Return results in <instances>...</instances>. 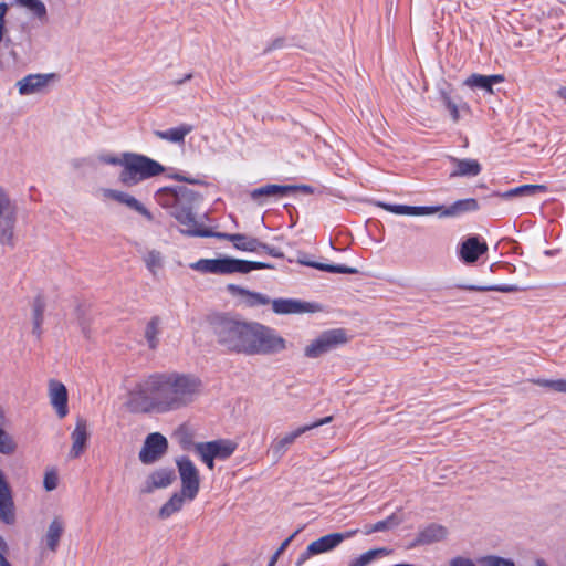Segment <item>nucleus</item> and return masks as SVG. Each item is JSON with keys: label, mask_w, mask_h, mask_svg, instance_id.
I'll return each instance as SVG.
<instances>
[{"label": "nucleus", "mask_w": 566, "mask_h": 566, "mask_svg": "<svg viewBox=\"0 0 566 566\" xmlns=\"http://www.w3.org/2000/svg\"><path fill=\"white\" fill-rule=\"evenodd\" d=\"M238 448V443L230 439H218L213 441L199 442L193 447L195 453L207 465L208 469L214 468V460L229 459Z\"/></svg>", "instance_id": "10"}, {"label": "nucleus", "mask_w": 566, "mask_h": 566, "mask_svg": "<svg viewBox=\"0 0 566 566\" xmlns=\"http://www.w3.org/2000/svg\"><path fill=\"white\" fill-rule=\"evenodd\" d=\"M301 264L329 272V273H342V274H355L357 270L355 268L346 266V265H334V264H325L319 262H311V261H300Z\"/></svg>", "instance_id": "37"}, {"label": "nucleus", "mask_w": 566, "mask_h": 566, "mask_svg": "<svg viewBox=\"0 0 566 566\" xmlns=\"http://www.w3.org/2000/svg\"><path fill=\"white\" fill-rule=\"evenodd\" d=\"M276 562V556H272L269 566H274Z\"/></svg>", "instance_id": "57"}, {"label": "nucleus", "mask_w": 566, "mask_h": 566, "mask_svg": "<svg viewBox=\"0 0 566 566\" xmlns=\"http://www.w3.org/2000/svg\"><path fill=\"white\" fill-rule=\"evenodd\" d=\"M488 251V244L478 237H470L459 248V255L465 263H474Z\"/></svg>", "instance_id": "22"}, {"label": "nucleus", "mask_w": 566, "mask_h": 566, "mask_svg": "<svg viewBox=\"0 0 566 566\" xmlns=\"http://www.w3.org/2000/svg\"><path fill=\"white\" fill-rule=\"evenodd\" d=\"M453 170L450 174L451 178L455 177H475L481 172V165L478 160L471 158L459 159L451 157Z\"/></svg>", "instance_id": "27"}, {"label": "nucleus", "mask_w": 566, "mask_h": 566, "mask_svg": "<svg viewBox=\"0 0 566 566\" xmlns=\"http://www.w3.org/2000/svg\"><path fill=\"white\" fill-rule=\"evenodd\" d=\"M7 551V544L4 539L0 536V554L4 553Z\"/></svg>", "instance_id": "54"}, {"label": "nucleus", "mask_w": 566, "mask_h": 566, "mask_svg": "<svg viewBox=\"0 0 566 566\" xmlns=\"http://www.w3.org/2000/svg\"><path fill=\"white\" fill-rule=\"evenodd\" d=\"M264 250L268 251L270 254H272L274 256H280L281 255L280 253H276L275 250L270 249L269 247L266 249H264Z\"/></svg>", "instance_id": "56"}, {"label": "nucleus", "mask_w": 566, "mask_h": 566, "mask_svg": "<svg viewBox=\"0 0 566 566\" xmlns=\"http://www.w3.org/2000/svg\"><path fill=\"white\" fill-rule=\"evenodd\" d=\"M65 521L62 516H54L46 525L41 538L40 545L44 552L55 553L65 532Z\"/></svg>", "instance_id": "19"}, {"label": "nucleus", "mask_w": 566, "mask_h": 566, "mask_svg": "<svg viewBox=\"0 0 566 566\" xmlns=\"http://www.w3.org/2000/svg\"><path fill=\"white\" fill-rule=\"evenodd\" d=\"M0 517L7 523L12 522V500L3 473L0 470Z\"/></svg>", "instance_id": "29"}, {"label": "nucleus", "mask_w": 566, "mask_h": 566, "mask_svg": "<svg viewBox=\"0 0 566 566\" xmlns=\"http://www.w3.org/2000/svg\"><path fill=\"white\" fill-rule=\"evenodd\" d=\"M151 388L159 394L166 413L192 405L202 392V382L193 375L169 373L151 378Z\"/></svg>", "instance_id": "2"}, {"label": "nucleus", "mask_w": 566, "mask_h": 566, "mask_svg": "<svg viewBox=\"0 0 566 566\" xmlns=\"http://www.w3.org/2000/svg\"><path fill=\"white\" fill-rule=\"evenodd\" d=\"M193 129V126L190 124H181L177 127L169 128L167 130H158L155 135L166 142L180 144L184 142L185 137L190 134Z\"/></svg>", "instance_id": "30"}, {"label": "nucleus", "mask_w": 566, "mask_h": 566, "mask_svg": "<svg viewBox=\"0 0 566 566\" xmlns=\"http://www.w3.org/2000/svg\"><path fill=\"white\" fill-rule=\"evenodd\" d=\"M479 566H517L512 557H505L497 554L481 555L476 559Z\"/></svg>", "instance_id": "38"}, {"label": "nucleus", "mask_w": 566, "mask_h": 566, "mask_svg": "<svg viewBox=\"0 0 566 566\" xmlns=\"http://www.w3.org/2000/svg\"><path fill=\"white\" fill-rule=\"evenodd\" d=\"M293 536L286 538L282 544L281 546L279 547V549L275 552V554L273 556H276V559L279 558V556L286 549V547L289 546V544L291 543Z\"/></svg>", "instance_id": "49"}, {"label": "nucleus", "mask_w": 566, "mask_h": 566, "mask_svg": "<svg viewBox=\"0 0 566 566\" xmlns=\"http://www.w3.org/2000/svg\"><path fill=\"white\" fill-rule=\"evenodd\" d=\"M127 158V153H123L120 155H114V154H106L101 156V161L106 165L112 166H120L122 169H124V161Z\"/></svg>", "instance_id": "45"}, {"label": "nucleus", "mask_w": 566, "mask_h": 566, "mask_svg": "<svg viewBox=\"0 0 566 566\" xmlns=\"http://www.w3.org/2000/svg\"><path fill=\"white\" fill-rule=\"evenodd\" d=\"M348 336L343 328L327 329L311 339L302 349L303 356L307 359H316L323 355L345 345Z\"/></svg>", "instance_id": "8"}, {"label": "nucleus", "mask_w": 566, "mask_h": 566, "mask_svg": "<svg viewBox=\"0 0 566 566\" xmlns=\"http://www.w3.org/2000/svg\"><path fill=\"white\" fill-rule=\"evenodd\" d=\"M379 207L389 211L394 214L399 216H432L438 214L440 218H452L458 217L464 212L475 211L478 209V202L475 199H462L452 203L450 207L443 206H406V205H389L380 202Z\"/></svg>", "instance_id": "4"}, {"label": "nucleus", "mask_w": 566, "mask_h": 566, "mask_svg": "<svg viewBox=\"0 0 566 566\" xmlns=\"http://www.w3.org/2000/svg\"><path fill=\"white\" fill-rule=\"evenodd\" d=\"M447 536L448 530L444 526L430 524L419 531L413 545H431L444 541Z\"/></svg>", "instance_id": "24"}, {"label": "nucleus", "mask_w": 566, "mask_h": 566, "mask_svg": "<svg viewBox=\"0 0 566 566\" xmlns=\"http://www.w3.org/2000/svg\"><path fill=\"white\" fill-rule=\"evenodd\" d=\"M48 398L57 418L63 419L69 415V391L63 382L50 379L48 381Z\"/></svg>", "instance_id": "17"}, {"label": "nucleus", "mask_w": 566, "mask_h": 566, "mask_svg": "<svg viewBox=\"0 0 566 566\" xmlns=\"http://www.w3.org/2000/svg\"><path fill=\"white\" fill-rule=\"evenodd\" d=\"M44 310L45 303L41 297H36L32 303V334L40 338L42 336L43 329L42 325L44 322Z\"/></svg>", "instance_id": "31"}, {"label": "nucleus", "mask_w": 566, "mask_h": 566, "mask_svg": "<svg viewBox=\"0 0 566 566\" xmlns=\"http://www.w3.org/2000/svg\"><path fill=\"white\" fill-rule=\"evenodd\" d=\"M161 328H160V319L158 317H153L146 325L145 328V338L148 346L151 349L157 348L159 344Z\"/></svg>", "instance_id": "36"}, {"label": "nucleus", "mask_w": 566, "mask_h": 566, "mask_svg": "<svg viewBox=\"0 0 566 566\" xmlns=\"http://www.w3.org/2000/svg\"><path fill=\"white\" fill-rule=\"evenodd\" d=\"M295 191V185H266L252 190L250 196L259 205H263L266 197H283Z\"/></svg>", "instance_id": "23"}, {"label": "nucleus", "mask_w": 566, "mask_h": 566, "mask_svg": "<svg viewBox=\"0 0 566 566\" xmlns=\"http://www.w3.org/2000/svg\"><path fill=\"white\" fill-rule=\"evenodd\" d=\"M157 197L161 206L171 209L170 213L179 223L180 232L184 234L227 240L232 242L234 249L243 252H256L268 248L256 238L242 233L213 232L201 224L193 213V209L199 205L201 198L186 186L159 189Z\"/></svg>", "instance_id": "1"}, {"label": "nucleus", "mask_w": 566, "mask_h": 566, "mask_svg": "<svg viewBox=\"0 0 566 566\" xmlns=\"http://www.w3.org/2000/svg\"><path fill=\"white\" fill-rule=\"evenodd\" d=\"M307 432V428L298 427L290 432L284 433L281 437H277L271 443V452L276 459H280L287 449L300 438L303 433Z\"/></svg>", "instance_id": "25"}, {"label": "nucleus", "mask_w": 566, "mask_h": 566, "mask_svg": "<svg viewBox=\"0 0 566 566\" xmlns=\"http://www.w3.org/2000/svg\"><path fill=\"white\" fill-rule=\"evenodd\" d=\"M533 566H549L543 557H536L533 560Z\"/></svg>", "instance_id": "51"}, {"label": "nucleus", "mask_w": 566, "mask_h": 566, "mask_svg": "<svg viewBox=\"0 0 566 566\" xmlns=\"http://www.w3.org/2000/svg\"><path fill=\"white\" fill-rule=\"evenodd\" d=\"M88 437L90 432L86 420L82 418L77 419L75 427L71 433V458L76 459L85 451Z\"/></svg>", "instance_id": "21"}, {"label": "nucleus", "mask_w": 566, "mask_h": 566, "mask_svg": "<svg viewBox=\"0 0 566 566\" xmlns=\"http://www.w3.org/2000/svg\"><path fill=\"white\" fill-rule=\"evenodd\" d=\"M176 467L181 483L180 491L188 494V496L197 497L201 479L196 464L188 457H179L176 459Z\"/></svg>", "instance_id": "12"}, {"label": "nucleus", "mask_w": 566, "mask_h": 566, "mask_svg": "<svg viewBox=\"0 0 566 566\" xmlns=\"http://www.w3.org/2000/svg\"><path fill=\"white\" fill-rule=\"evenodd\" d=\"M547 191L545 185H523L501 193V198L509 199L515 196H535Z\"/></svg>", "instance_id": "34"}, {"label": "nucleus", "mask_w": 566, "mask_h": 566, "mask_svg": "<svg viewBox=\"0 0 566 566\" xmlns=\"http://www.w3.org/2000/svg\"><path fill=\"white\" fill-rule=\"evenodd\" d=\"M358 530H349L343 533H331L311 542L300 555L296 566H302L312 556L328 553L336 548L343 541L354 537Z\"/></svg>", "instance_id": "11"}, {"label": "nucleus", "mask_w": 566, "mask_h": 566, "mask_svg": "<svg viewBox=\"0 0 566 566\" xmlns=\"http://www.w3.org/2000/svg\"><path fill=\"white\" fill-rule=\"evenodd\" d=\"M333 420V417L332 416H327L325 418H322L311 424H305L303 426V428H307V431L312 430V429H315L317 427H321V426H324V424H327L329 423L331 421Z\"/></svg>", "instance_id": "48"}, {"label": "nucleus", "mask_w": 566, "mask_h": 566, "mask_svg": "<svg viewBox=\"0 0 566 566\" xmlns=\"http://www.w3.org/2000/svg\"><path fill=\"white\" fill-rule=\"evenodd\" d=\"M17 209L10 196L0 190V243H9L13 237Z\"/></svg>", "instance_id": "15"}, {"label": "nucleus", "mask_w": 566, "mask_h": 566, "mask_svg": "<svg viewBox=\"0 0 566 566\" xmlns=\"http://www.w3.org/2000/svg\"><path fill=\"white\" fill-rule=\"evenodd\" d=\"M165 168L158 161L140 154L127 153L124 169L119 174V181L127 187H133L143 180L158 176Z\"/></svg>", "instance_id": "6"}, {"label": "nucleus", "mask_w": 566, "mask_h": 566, "mask_svg": "<svg viewBox=\"0 0 566 566\" xmlns=\"http://www.w3.org/2000/svg\"><path fill=\"white\" fill-rule=\"evenodd\" d=\"M146 268L156 274L164 265V256L160 251L150 250L144 256Z\"/></svg>", "instance_id": "40"}, {"label": "nucleus", "mask_w": 566, "mask_h": 566, "mask_svg": "<svg viewBox=\"0 0 566 566\" xmlns=\"http://www.w3.org/2000/svg\"><path fill=\"white\" fill-rule=\"evenodd\" d=\"M558 96L566 103V86L558 90Z\"/></svg>", "instance_id": "53"}, {"label": "nucleus", "mask_w": 566, "mask_h": 566, "mask_svg": "<svg viewBox=\"0 0 566 566\" xmlns=\"http://www.w3.org/2000/svg\"><path fill=\"white\" fill-rule=\"evenodd\" d=\"M295 187H296V191H303V192H306V193H311L312 192V188L310 186L301 185V186H295Z\"/></svg>", "instance_id": "52"}, {"label": "nucleus", "mask_w": 566, "mask_h": 566, "mask_svg": "<svg viewBox=\"0 0 566 566\" xmlns=\"http://www.w3.org/2000/svg\"><path fill=\"white\" fill-rule=\"evenodd\" d=\"M192 78V73H188L186 74L184 77L179 78V80H176L175 81V84L176 85H182L184 83L190 81Z\"/></svg>", "instance_id": "50"}, {"label": "nucleus", "mask_w": 566, "mask_h": 566, "mask_svg": "<svg viewBox=\"0 0 566 566\" xmlns=\"http://www.w3.org/2000/svg\"><path fill=\"white\" fill-rule=\"evenodd\" d=\"M400 523H401L400 516L397 514H391L384 521H379L375 524L366 526L364 530V534L369 535L371 533L386 532V531L395 528Z\"/></svg>", "instance_id": "35"}, {"label": "nucleus", "mask_w": 566, "mask_h": 566, "mask_svg": "<svg viewBox=\"0 0 566 566\" xmlns=\"http://www.w3.org/2000/svg\"><path fill=\"white\" fill-rule=\"evenodd\" d=\"M6 423V413L0 406V452L3 454H12L17 450L14 439L3 430Z\"/></svg>", "instance_id": "33"}, {"label": "nucleus", "mask_w": 566, "mask_h": 566, "mask_svg": "<svg viewBox=\"0 0 566 566\" xmlns=\"http://www.w3.org/2000/svg\"><path fill=\"white\" fill-rule=\"evenodd\" d=\"M478 562H474L468 556L458 555L449 560V566H478Z\"/></svg>", "instance_id": "47"}, {"label": "nucleus", "mask_w": 566, "mask_h": 566, "mask_svg": "<svg viewBox=\"0 0 566 566\" xmlns=\"http://www.w3.org/2000/svg\"><path fill=\"white\" fill-rule=\"evenodd\" d=\"M102 195L106 199L114 200L143 214L148 220H153V214L150 213V211L140 201H138L134 196L129 195L128 192L105 188L102 189Z\"/></svg>", "instance_id": "20"}, {"label": "nucleus", "mask_w": 566, "mask_h": 566, "mask_svg": "<svg viewBox=\"0 0 566 566\" xmlns=\"http://www.w3.org/2000/svg\"><path fill=\"white\" fill-rule=\"evenodd\" d=\"M256 326V321L226 318L216 331L218 343L230 353L253 356Z\"/></svg>", "instance_id": "3"}, {"label": "nucleus", "mask_w": 566, "mask_h": 566, "mask_svg": "<svg viewBox=\"0 0 566 566\" xmlns=\"http://www.w3.org/2000/svg\"><path fill=\"white\" fill-rule=\"evenodd\" d=\"M0 566H10L7 559L0 554Z\"/></svg>", "instance_id": "55"}, {"label": "nucleus", "mask_w": 566, "mask_h": 566, "mask_svg": "<svg viewBox=\"0 0 566 566\" xmlns=\"http://www.w3.org/2000/svg\"><path fill=\"white\" fill-rule=\"evenodd\" d=\"M389 554L390 551L386 547L369 549L352 559L348 566H369L376 559L385 557Z\"/></svg>", "instance_id": "32"}, {"label": "nucleus", "mask_w": 566, "mask_h": 566, "mask_svg": "<svg viewBox=\"0 0 566 566\" xmlns=\"http://www.w3.org/2000/svg\"><path fill=\"white\" fill-rule=\"evenodd\" d=\"M441 99L446 108L449 111L450 116L453 122H458L460 119L459 107L451 99L449 93L447 91H441Z\"/></svg>", "instance_id": "43"}, {"label": "nucleus", "mask_w": 566, "mask_h": 566, "mask_svg": "<svg viewBox=\"0 0 566 566\" xmlns=\"http://www.w3.org/2000/svg\"><path fill=\"white\" fill-rule=\"evenodd\" d=\"M272 311L277 315H300L313 314L323 311L321 304L306 302L297 298H275L271 300Z\"/></svg>", "instance_id": "14"}, {"label": "nucleus", "mask_w": 566, "mask_h": 566, "mask_svg": "<svg viewBox=\"0 0 566 566\" xmlns=\"http://www.w3.org/2000/svg\"><path fill=\"white\" fill-rule=\"evenodd\" d=\"M193 496H188L185 492H175L160 507L159 517L168 518L175 513L179 512L186 503H190L195 500Z\"/></svg>", "instance_id": "28"}, {"label": "nucleus", "mask_w": 566, "mask_h": 566, "mask_svg": "<svg viewBox=\"0 0 566 566\" xmlns=\"http://www.w3.org/2000/svg\"><path fill=\"white\" fill-rule=\"evenodd\" d=\"M125 406L136 413H165L159 394L151 388V380L146 387L133 389L127 396Z\"/></svg>", "instance_id": "9"}, {"label": "nucleus", "mask_w": 566, "mask_h": 566, "mask_svg": "<svg viewBox=\"0 0 566 566\" xmlns=\"http://www.w3.org/2000/svg\"><path fill=\"white\" fill-rule=\"evenodd\" d=\"M19 4L30 11V13L39 20L46 17V7L41 0H17Z\"/></svg>", "instance_id": "41"}, {"label": "nucleus", "mask_w": 566, "mask_h": 566, "mask_svg": "<svg viewBox=\"0 0 566 566\" xmlns=\"http://www.w3.org/2000/svg\"><path fill=\"white\" fill-rule=\"evenodd\" d=\"M167 450L168 441L166 437L159 432H154L146 437L138 458L142 463L151 464L164 457Z\"/></svg>", "instance_id": "16"}, {"label": "nucleus", "mask_w": 566, "mask_h": 566, "mask_svg": "<svg viewBox=\"0 0 566 566\" xmlns=\"http://www.w3.org/2000/svg\"><path fill=\"white\" fill-rule=\"evenodd\" d=\"M59 485V473L54 468L46 469L43 478V486L45 491H54Z\"/></svg>", "instance_id": "42"}, {"label": "nucleus", "mask_w": 566, "mask_h": 566, "mask_svg": "<svg viewBox=\"0 0 566 566\" xmlns=\"http://www.w3.org/2000/svg\"><path fill=\"white\" fill-rule=\"evenodd\" d=\"M473 290L479 291H497L502 293H513L518 292L520 287L517 285L513 284H504V285H493V286H486V287H472Z\"/></svg>", "instance_id": "46"}, {"label": "nucleus", "mask_w": 566, "mask_h": 566, "mask_svg": "<svg viewBox=\"0 0 566 566\" xmlns=\"http://www.w3.org/2000/svg\"><path fill=\"white\" fill-rule=\"evenodd\" d=\"M237 290H238V293L241 296L242 301L248 306H259V305L271 304V300L261 293L251 292V291H248L244 289H237Z\"/></svg>", "instance_id": "39"}, {"label": "nucleus", "mask_w": 566, "mask_h": 566, "mask_svg": "<svg viewBox=\"0 0 566 566\" xmlns=\"http://www.w3.org/2000/svg\"><path fill=\"white\" fill-rule=\"evenodd\" d=\"M253 356H274L289 350L291 343L274 327L258 322Z\"/></svg>", "instance_id": "7"}, {"label": "nucleus", "mask_w": 566, "mask_h": 566, "mask_svg": "<svg viewBox=\"0 0 566 566\" xmlns=\"http://www.w3.org/2000/svg\"><path fill=\"white\" fill-rule=\"evenodd\" d=\"M504 81V76L500 74L495 75H482V74H471L465 81L464 85L470 88L482 90L489 94H493V85L502 83Z\"/></svg>", "instance_id": "26"}, {"label": "nucleus", "mask_w": 566, "mask_h": 566, "mask_svg": "<svg viewBox=\"0 0 566 566\" xmlns=\"http://www.w3.org/2000/svg\"><path fill=\"white\" fill-rule=\"evenodd\" d=\"M535 384H537L541 387L549 388L556 392L566 394V379H556V380L539 379V380H536Z\"/></svg>", "instance_id": "44"}, {"label": "nucleus", "mask_w": 566, "mask_h": 566, "mask_svg": "<svg viewBox=\"0 0 566 566\" xmlns=\"http://www.w3.org/2000/svg\"><path fill=\"white\" fill-rule=\"evenodd\" d=\"M176 480L175 471L171 468H157L149 472L142 484V493L151 494L157 490L167 489Z\"/></svg>", "instance_id": "18"}, {"label": "nucleus", "mask_w": 566, "mask_h": 566, "mask_svg": "<svg viewBox=\"0 0 566 566\" xmlns=\"http://www.w3.org/2000/svg\"><path fill=\"white\" fill-rule=\"evenodd\" d=\"M190 269L202 274L227 275L234 273H249L253 270L272 269L268 263L245 261L232 256H221L217 259H200L190 263Z\"/></svg>", "instance_id": "5"}, {"label": "nucleus", "mask_w": 566, "mask_h": 566, "mask_svg": "<svg viewBox=\"0 0 566 566\" xmlns=\"http://www.w3.org/2000/svg\"><path fill=\"white\" fill-rule=\"evenodd\" d=\"M56 81L55 73L29 74L17 82V88L22 96L45 94Z\"/></svg>", "instance_id": "13"}]
</instances>
